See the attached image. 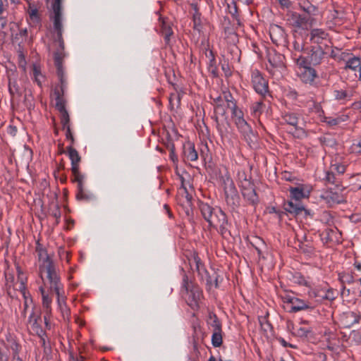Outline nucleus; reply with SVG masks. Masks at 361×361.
<instances>
[{"instance_id": "42", "label": "nucleus", "mask_w": 361, "mask_h": 361, "mask_svg": "<svg viewBox=\"0 0 361 361\" xmlns=\"http://www.w3.org/2000/svg\"><path fill=\"white\" fill-rule=\"evenodd\" d=\"M182 188L185 190V198L187 200V202H188V207L190 208H187V209L185 210V214L188 216H190L192 215V209L191 208V204H192V197L191 195H190L187 190V188L184 186L183 185V178H182Z\"/></svg>"}, {"instance_id": "17", "label": "nucleus", "mask_w": 361, "mask_h": 361, "mask_svg": "<svg viewBox=\"0 0 361 361\" xmlns=\"http://www.w3.org/2000/svg\"><path fill=\"white\" fill-rule=\"evenodd\" d=\"M290 192V198L289 201H293V202H300V200L307 196L305 194L304 188L302 185H299L297 187H290L288 189Z\"/></svg>"}, {"instance_id": "10", "label": "nucleus", "mask_w": 361, "mask_h": 361, "mask_svg": "<svg viewBox=\"0 0 361 361\" xmlns=\"http://www.w3.org/2000/svg\"><path fill=\"white\" fill-rule=\"evenodd\" d=\"M310 17L305 14H300L297 12L291 11L287 14V21L290 25L296 28H302L307 27Z\"/></svg>"}, {"instance_id": "44", "label": "nucleus", "mask_w": 361, "mask_h": 361, "mask_svg": "<svg viewBox=\"0 0 361 361\" xmlns=\"http://www.w3.org/2000/svg\"><path fill=\"white\" fill-rule=\"evenodd\" d=\"M61 123L62 125V129L65 130L66 128H68V127L70 126V117L69 114L66 111H61Z\"/></svg>"}, {"instance_id": "11", "label": "nucleus", "mask_w": 361, "mask_h": 361, "mask_svg": "<svg viewBox=\"0 0 361 361\" xmlns=\"http://www.w3.org/2000/svg\"><path fill=\"white\" fill-rule=\"evenodd\" d=\"M69 159L71 161V172L73 176L82 175L80 172V162L81 157L78 152L72 145H69L66 148Z\"/></svg>"}, {"instance_id": "60", "label": "nucleus", "mask_w": 361, "mask_h": 361, "mask_svg": "<svg viewBox=\"0 0 361 361\" xmlns=\"http://www.w3.org/2000/svg\"><path fill=\"white\" fill-rule=\"evenodd\" d=\"M214 113L216 114H220L221 116H225L226 114V110L224 106V104H218V105H215L214 106Z\"/></svg>"}, {"instance_id": "18", "label": "nucleus", "mask_w": 361, "mask_h": 361, "mask_svg": "<svg viewBox=\"0 0 361 361\" xmlns=\"http://www.w3.org/2000/svg\"><path fill=\"white\" fill-rule=\"evenodd\" d=\"M324 289L323 288H310L308 291V296L310 299L314 300V303L312 305H314V307L323 302L324 301Z\"/></svg>"}, {"instance_id": "14", "label": "nucleus", "mask_w": 361, "mask_h": 361, "mask_svg": "<svg viewBox=\"0 0 361 361\" xmlns=\"http://www.w3.org/2000/svg\"><path fill=\"white\" fill-rule=\"evenodd\" d=\"M299 67L303 68L300 75L301 80L306 84L312 85L318 78L316 70L311 66H299Z\"/></svg>"}, {"instance_id": "46", "label": "nucleus", "mask_w": 361, "mask_h": 361, "mask_svg": "<svg viewBox=\"0 0 361 361\" xmlns=\"http://www.w3.org/2000/svg\"><path fill=\"white\" fill-rule=\"evenodd\" d=\"M39 291L42 294V305L43 307L48 309L50 307V304L51 302V299L49 297V295L46 293L44 288L43 287L39 288Z\"/></svg>"}, {"instance_id": "52", "label": "nucleus", "mask_w": 361, "mask_h": 361, "mask_svg": "<svg viewBox=\"0 0 361 361\" xmlns=\"http://www.w3.org/2000/svg\"><path fill=\"white\" fill-rule=\"evenodd\" d=\"M10 348L12 351V355L16 354H19V352L20 350L21 346L19 343L16 342V340L11 339L10 341Z\"/></svg>"}, {"instance_id": "16", "label": "nucleus", "mask_w": 361, "mask_h": 361, "mask_svg": "<svg viewBox=\"0 0 361 361\" xmlns=\"http://www.w3.org/2000/svg\"><path fill=\"white\" fill-rule=\"evenodd\" d=\"M83 179H84V176L80 175V176H73L72 181L76 182L78 184V185H77L78 192L76 195L77 200L87 201L91 199V195L86 194L84 191Z\"/></svg>"}, {"instance_id": "4", "label": "nucleus", "mask_w": 361, "mask_h": 361, "mask_svg": "<svg viewBox=\"0 0 361 361\" xmlns=\"http://www.w3.org/2000/svg\"><path fill=\"white\" fill-rule=\"evenodd\" d=\"M326 52L321 46H312L307 56H300L296 61L298 66H318L321 64Z\"/></svg>"}, {"instance_id": "63", "label": "nucleus", "mask_w": 361, "mask_h": 361, "mask_svg": "<svg viewBox=\"0 0 361 361\" xmlns=\"http://www.w3.org/2000/svg\"><path fill=\"white\" fill-rule=\"evenodd\" d=\"M339 279L341 280L343 284L345 283H350L354 281L353 276L349 274H343L342 276H340Z\"/></svg>"}, {"instance_id": "27", "label": "nucleus", "mask_w": 361, "mask_h": 361, "mask_svg": "<svg viewBox=\"0 0 361 361\" xmlns=\"http://www.w3.org/2000/svg\"><path fill=\"white\" fill-rule=\"evenodd\" d=\"M49 214L56 219V224H59L61 216V212L60 207L57 202H54V201L51 202L49 208Z\"/></svg>"}, {"instance_id": "15", "label": "nucleus", "mask_w": 361, "mask_h": 361, "mask_svg": "<svg viewBox=\"0 0 361 361\" xmlns=\"http://www.w3.org/2000/svg\"><path fill=\"white\" fill-rule=\"evenodd\" d=\"M321 197L325 201L329 207H333L334 204H340L343 202L342 195L331 190L325 191L321 195Z\"/></svg>"}, {"instance_id": "26", "label": "nucleus", "mask_w": 361, "mask_h": 361, "mask_svg": "<svg viewBox=\"0 0 361 361\" xmlns=\"http://www.w3.org/2000/svg\"><path fill=\"white\" fill-rule=\"evenodd\" d=\"M345 68H350L353 71H356L357 69H358V71H360L361 69V58L357 56L350 57L346 61Z\"/></svg>"}, {"instance_id": "25", "label": "nucleus", "mask_w": 361, "mask_h": 361, "mask_svg": "<svg viewBox=\"0 0 361 361\" xmlns=\"http://www.w3.org/2000/svg\"><path fill=\"white\" fill-rule=\"evenodd\" d=\"M284 121L293 127H295V130L296 132H302L304 133V130L302 128H298L297 125L298 123V117L294 113L286 114L283 117Z\"/></svg>"}, {"instance_id": "13", "label": "nucleus", "mask_w": 361, "mask_h": 361, "mask_svg": "<svg viewBox=\"0 0 361 361\" xmlns=\"http://www.w3.org/2000/svg\"><path fill=\"white\" fill-rule=\"evenodd\" d=\"M360 319V314L353 311H349L343 312L341 316L340 320L343 328H350L355 324L358 323Z\"/></svg>"}, {"instance_id": "62", "label": "nucleus", "mask_w": 361, "mask_h": 361, "mask_svg": "<svg viewBox=\"0 0 361 361\" xmlns=\"http://www.w3.org/2000/svg\"><path fill=\"white\" fill-rule=\"evenodd\" d=\"M44 336L45 335H42V336H39V337L40 338L41 345L44 348V352L45 353H48L49 352L51 351V346L49 344V345L47 344L46 340L44 338Z\"/></svg>"}, {"instance_id": "20", "label": "nucleus", "mask_w": 361, "mask_h": 361, "mask_svg": "<svg viewBox=\"0 0 361 361\" xmlns=\"http://www.w3.org/2000/svg\"><path fill=\"white\" fill-rule=\"evenodd\" d=\"M40 319V317L38 315H35L34 312L32 311L30 314L28 322L31 324L32 329L33 331L38 336H42V335H46L45 331L41 327V326L38 323V319Z\"/></svg>"}, {"instance_id": "47", "label": "nucleus", "mask_w": 361, "mask_h": 361, "mask_svg": "<svg viewBox=\"0 0 361 361\" xmlns=\"http://www.w3.org/2000/svg\"><path fill=\"white\" fill-rule=\"evenodd\" d=\"M231 3H232V6H231L230 4H228V12L230 14H231V16H233V18L234 19L238 20V24L240 25V22H239V19H238V14L237 4L234 0H232Z\"/></svg>"}, {"instance_id": "19", "label": "nucleus", "mask_w": 361, "mask_h": 361, "mask_svg": "<svg viewBox=\"0 0 361 361\" xmlns=\"http://www.w3.org/2000/svg\"><path fill=\"white\" fill-rule=\"evenodd\" d=\"M242 195L248 204L252 206H256L259 202L255 187L252 188H250L248 190L242 192Z\"/></svg>"}, {"instance_id": "2", "label": "nucleus", "mask_w": 361, "mask_h": 361, "mask_svg": "<svg viewBox=\"0 0 361 361\" xmlns=\"http://www.w3.org/2000/svg\"><path fill=\"white\" fill-rule=\"evenodd\" d=\"M39 271L41 274L45 273L49 283V288L52 290H54L57 295L58 303L61 307L62 302L64 303L63 300H61L60 290L62 288V284L60 281V277L58 275L54 263L53 261L47 260L44 264L39 266Z\"/></svg>"}, {"instance_id": "56", "label": "nucleus", "mask_w": 361, "mask_h": 361, "mask_svg": "<svg viewBox=\"0 0 361 361\" xmlns=\"http://www.w3.org/2000/svg\"><path fill=\"white\" fill-rule=\"evenodd\" d=\"M240 187H241V192H242L246 190H248V188H254L255 185L250 180L245 178L243 181H241Z\"/></svg>"}, {"instance_id": "33", "label": "nucleus", "mask_w": 361, "mask_h": 361, "mask_svg": "<svg viewBox=\"0 0 361 361\" xmlns=\"http://www.w3.org/2000/svg\"><path fill=\"white\" fill-rule=\"evenodd\" d=\"M235 123L240 131V133H246V130H248L250 128V126L247 123V121L244 119L243 116L233 118Z\"/></svg>"}, {"instance_id": "38", "label": "nucleus", "mask_w": 361, "mask_h": 361, "mask_svg": "<svg viewBox=\"0 0 361 361\" xmlns=\"http://www.w3.org/2000/svg\"><path fill=\"white\" fill-rule=\"evenodd\" d=\"M223 339H222V330L213 331V334L212 336V343L214 347H220L222 345Z\"/></svg>"}, {"instance_id": "64", "label": "nucleus", "mask_w": 361, "mask_h": 361, "mask_svg": "<svg viewBox=\"0 0 361 361\" xmlns=\"http://www.w3.org/2000/svg\"><path fill=\"white\" fill-rule=\"evenodd\" d=\"M311 332L310 330L307 329L305 328L300 327L297 329L296 334L299 337H305L307 338L308 334Z\"/></svg>"}, {"instance_id": "61", "label": "nucleus", "mask_w": 361, "mask_h": 361, "mask_svg": "<svg viewBox=\"0 0 361 361\" xmlns=\"http://www.w3.org/2000/svg\"><path fill=\"white\" fill-rule=\"evenodd\" d=\"M304 240L305 243H307L306 245H305V247H300V250L304 252L307 254H311L313 252V247L308 243V240L307 239L306 236H304Z\"/></svg>"}, {"instance_id": "50", "label": "nucleus", "mask_w": 361, "mask_h": 361, "mask_svg": "<svg viewBox=\"0 0 361 361\" xmlns=\"http://www.w3.org/2000/svg\"><path fill=\"white\" fill-rule=\"evenodd\" d=\"M56 74L60 82V84H59L58 85L66 88V80L65 78L63 68L56 69Z\"/></svg>"}, {"instance_id": "45", "label": "nucleus", "mask_w": 361, "mask_h": 361, "mask_svg": "<svg viewBox=\"0 0 361 361\" xmlns=\"http://www.w3.org/2000/svg\"><path fill=\"white\" fill-rule=\"evenodd\" d=\"M223 94H224V101H225L227 104V108L231 109L232 105H237L235 100L234 99L233 95L231 94V93L230 92H224Z\"/></svg>"}, {"instance_id": "48", "label": "nucleus", "mask_w": 361, "mask_h": 361, "mask_svg": "<svg viewBox=\"0 0 361 361\" xmlns=\"http://www.w3.org/2000/svg\"><path fill=\"white\" fill-rule=\"evenodd\" d=\"M334 96L336 99L337 100H342L345 99L348 97H350L352 94H350L348 92L345 90H334Z\"/></svg>"}, {"instance_id": "32", "label": "nucleus", "mask_w": 361, "mask_h": 361, "mask_svg": "<svg viewBox=\"0 0 361 361\" xmlns=\"http://www.w3.org/2000/svg\"><path fill=\"white\" fill-rule=\"evenodd\" d=\"M324 180L326 183L334 185L336 188L341 186V181L336 177L334 171H329L326 172V176Z\"/></svg>"}, {"instance_id": "34", "label": "nucleus", "mask_w": 361, "mask_h": 361, "mask_svg": "<svg viewBox=\"0 0 361 361\" xmlns=\"http://www.w3.org/2000/svg\"><path fill=\"white\" fill-rule=\"evenodd\" d=\"M235 123L240 131V133H246V130H248L250 128V126L247 123V121L244 119L243 116L233 118Z\"/></svg>"}, {"instance_id": "22", "label": "nucleus", "mask_w": 361, "mask_h": 361, "mask_svg": "<svg viewBox=\"0 0 361 361\" xmlns=\"http://www.w3.org/2000/svg\"><path fill=\"white\" fill-rule=\"evenodd\" d=\"M183 154L184 156L191 161H196L198 158V154L195 149L194 144L190 142L184 145Z\"/></svg>"}, {"instance_id": "37", "label": "nucleus", "mask_w": 361, "mask_h": 361, "mask_svg": "<svg viewBox=\"0 0 361 361\" xmlns=\"http://www.w3.org/2000/svg\"><path fill=\"white\" fill-rule=\"evenodd\" d=\"M8 90L12 97L15 95L20 96L21 94L20 87L15 80H11V79H9Z\"/></svg>"}, {"instance_id": "30", "label": "nucleus", "mask_w": 361, "mask_h": 361, "mask_svg": "<svg viewBox=\"0 0 361 361\" xmlns=\"http://www.w3.org/2000/svg\"><path fill=\"white\" fill-rule=\"evenodd\" d=\"M209 319L211 320L209 324L213 328V331H219L222 330L221 322L214 313L210 312L209 314Z\"/></svg>"}, {"instance_id": "55", "label": "nucleus", "mask_w": 361, "mask_h": 361, "mask_svg": "<svg viewBox=\"0 0 361 361\" xmlns=\"http://www.w3.org/2000/svg\"><path fill=\"white\" fill-rule=\"evenodd\" d=\"M29 11H28V13H29V15H30V18H31V20H35L36 22H39L40 21V16L38 13V10L37 8H31L30 6L29 8Z\"/></svg>"}, {"instance_id": "12", "label": "nucleus", "mask_w": 361, "mask_h": 361, "mask_svg": "<svg viewBox=\"0 0 361 361\" xmlns=\"http://www.w3.org/2000/svg\"><path fill=\"white\" fill-rule=\"evenodd\" d=\"M62 2L54 1L52 4V8L54 11V28L56 31L57 37H61V35H62Z\"/></svg>"}, {"instance_id": "7", "label": "nucleus", "mask_w": 361, "mask_h": 361, "mask_svg": "<svg viewBox=\"0 0 361 361\" xmlns=\"http://www.w3.org/2000/svg\"><path fill=\"white\" fill-rule=\"evenodd\" d=\"M252 83L255 90L259 94L265 96L268 93L269 86L267 80L263 78L258 71H254L252 73Z\"/></svg>"}, {"instance_id": "9", "label": "nucleus", "mask_w": 361, "mask_h": 361, "mask_svg": "<svg viewBox=\"0 0 361 361\" xmlns=\"http://www.w3.org/2000/svg\"><path fill=\"white\" fill-rule=\"evenodd\" d=\"M224 192L227 205L232 211H235L240 204V197L235 185H233Z\"/></svg>"}, {"instance_id": "3", "label": "nucleus", "mask_w": 361, "mask_h": 361, "mask_svg": "<svg viewBox=\"0 0 361 361\" xmlns=\"http://www.w3.org/2000/svg\"><path fill=\"white\" fill-rule=\"evenodd\" d=\"M183 272L182 288L188 295L187 303L192 309L197 308L198 302L202 296V291L197 285L192 283L189 281L188 276L185 271Z\"/></svg>"}, {"instance_id": "43", "label": "nucleus", "mask_w": 361, "mask_h": 361, "mask_svg": "<svg viewBox=\"0 0 361 361\" xmlns=\"http://www.w3.org/2000/svg\"><path fill=\"white\" fill-rule=\"evenodd\" d=\"M39 244L37 245L36 247V251L38 252L39 259L40 260H43L42 264H44L47 260L52 261V259L50 258L49 255L47 254V252L46 250L39 247Z\"/></svg>"}, {"instance_id": "29", "label": "nucleus", "mask_w": 361, "mask_h": 361, "mask_svg": "<svg viewBox=\"0 0 361 361\" xmlns=\"http://www.w3.org/2000/svg\"><path fill=\"white\" fill-rule=\"evenodd\" d=\"M161 32L164 36L166 44H169L170 42V37L173 35V30L171 26L167 24L165 21H162Z\"/></svg>"}, {"instance_id": "1", "label": "nucleus", "mask_w": 361, "mask_h": 361, "mask_svg": "<svg viewBox=\"0 0 361 361\" xmlns=\"http://www.w3.org/2000/svg\"><path fill=\"white\" fill-rule=\"evenodd\" d=\"M200 209L203 218L209 223V226L219 228L223 235L228 232L226 228L228 224L227 216L220 208H214L207 203L201 202Z\"/></svg>"}, {"instance_id": "35", "label": "nucleus", "mask_w": 361, "mask_h": 361, "mask_svg": "<svg viewBox=\"0 0 361 361\" xmlns=\"http://www.w3.org/2000/svg\"><path fill=\"white\" fill-rule=\"evenodd\" d=\"M235 123L240 131V133H246V130H248L250 128V126L247 123V121L244 119L243 116L233 118Z\"/></svg>"}, {"instance_id": "28", "label": "nucleus", "mask_w": 361, "mask_h": 361, "mask_svg": "<svg viewBox=\"0 0 361 361\" xmlns=\"http://www.w3.org/2000/svg\"><path fill=\"white\" fill-rule=\"evenodd\" d=\"M219 180L220 185L223 188L224 191L235 185L233 179L227 173L220 176L219 177Z\"/></svg>"}, {"instance_id": "6", "label": "nucleus", "mask_w": 361, "mask_h": 361, "mask_svg": "<svg viewBox=\"0 0 361 361\" xmlns=\"http://www.w3.org/2000/svg\"><path fill=\"white\" fill-rule=\"evenodd\" d=\"M283 300L288 305H290L289 312H297L305 310H312L314 305L312 302L305 301L296 297L286 295L283 298Z\"/></svg>"}, {"instance_id": "57", "label": "nucleus", "mask_w": 361, "mask_h": 361, "mask_svg": "<svg viewBox=\"0 0 361 361\" xmlns=\"http://www.w3.org/2000/svg\"><path fill=\"white\" fill-rule=\"evenodd\" d=\"M168 149L170 151V158L173 161V162L178 161V157L175 153V146L173 142L169 143L167 145Z\"/></svg>"}, {"instance_id": "23", "label": "nucleus", "mask_w": 361, "mask_h": 361, "mask_svg": "<svg viewBox=\"0 0 361 361\" xmlns=\"http://www.w3.org/2000/svg\"><path fill=\"white\" fill-rule=\"evenodd\" d=\"M192 260L195 263L196 271L198 275L201 277L202 280H204V275L207 274V270L205 269L204 264L200 258L197 252H194L192 255Z\"/></svg>"}, {"instance_id": "24", "label": "nucleus", "mask_w": 361, "mask_h": 361, "mask_svg": "<svg viewBox=\"0 0 361 361\" xmlns=\"http://www.w3.org/2000/svg\"><path fill=\"white\" fill-rule=\"evenodd\" d=\"M310 40L313 43L319 44L322 39L327 37L328 34L322 29H312L310 32Z\"/></svg>"}, {"instance_id": "40", "label": "nucleus", "mask_w": 361, "mask_h": 361, "mask_svg": "<svg viewBox=\"0 0 361 361\" xmlns=\"http://www.w3.org/2000/svg\"><path fill=\"white\" fill-rule=\"evenodd\" d=\"M54 64L56 69L63 68V59L64 57V53L63 51L57 50L54 54Z\"/></svg>"}, {"instance_id": "41", "label": "nucleus", "mask_w": 361, "mask_h": 361, "mask_svg": "<svg viewBox=\"0 0 361 361\" xmlns=\"http://www.w3.org/2000/svg\"><path fill=\"white\" fill-rule=\"evenodd\" d=\"M264 106V104L262 102V101H258V102L253 103L252 105V107H251L252 114L255 116H259L263 111Z\"/></svg>"}, {"instance_id": "53", "label": "nucleus", "mask_w": 361, "mask_h": 361, "mask_svg": "<svg viewBox=\"0 0 361 361\" xmlns=\"http://www.w3.org/2000/svg\"><path fill=\"white\" fill-rule=\"evenodd\" d=\"M321 142L326 146H334L336 144V141L334 138L329 136H323L320 137Z\"/></svg>"}, {"instance_id": "58", "label": "nucleus", "mask_w": 361, "mask_h": 361, "mask_svg": "<svg viewBox=\"0 0 361 361\" xmlns=\"http://www.w3.org/2000/svg\"><path fill=\"white\" fill-rule=\"evenodd\" d=\"M55 106L59 112L66 111V100L64 99H59V100H56Z\"/></svg>"}, {"instance_id": "54", "label": "nucleus", "mask_w": 361, "mask_h": 361, "mask_svg": "<svg viewBox=\"0 0 361 361\" xmlns=\"http://www.w3.org/2000/svg\"><path fill=\"white\" fill-rule=\"evenodd\" d=\"M331 171H336L338 175L343 174L345 171V166L341 164H332L331 166Z\"/></svg>"}, {"instance_id": "31", "label": "nucleus", "mask_w": 361, "mask_h": 361, "mask_svg": "<svg viewBox=\"0 0 361 361\" xmlns=\"http://www.w3.org/2000/svg\"><path fill=\"white\" fill-rule=\"evenodd\" d=\"M209 54L211 56V59L209 60V63L208 66V71L213 75L214 78H217L219 76L218 74V68L216 65V59L214 54L212 51H209Z\"/></svg>"}, {"instance_id": "8", "label": "nucleus", "mask_w": 361, "mask_h": 361, "mask_svg": "<svg viewBox=\"0 0 361 361\" xmlns=\"http://www.w3.org/2000/svg\"><path fill=\"white\" fill-rule=\"evenodd\" d=\"M270 38L276 46H284L287 43V35L284 29L278 25H271L269 28Z\"/></svg>"}, {"instance_id": "59", "label": "nucleus", "mask_w": 361, "mask_h": 361, "mask_svg": "<svg viewBox=\"0 0 361 361\" xmlns=\"http://www.w3.org/2000/svg\"><path fill=\"white\" fill-rule=\"evenodd\" d=\"M231 107L232 109L231 110L233 118L243 116V112L238 108L237 105H232Z\"/></svg>"}, {"instance_id": "49", "label": "nucleus", "mask_w": 361, "mask_h": 361, "mask_svg": "<svg viewBox=\"0 0 361 361\" xmlns=\"http://www.w3.org/2000/svg\"><path fill=\"white\" fill-rule=\"evenodd\" d=\"M336 298V290L333 288L324 289V300L332 301Z\"/></svg>"}, {"instance_id": "39", "label": "nucleus", "mask_w": 361, "mask_h": 361, "mask_svg": "<svg viewBox=\"0 0 361 361\" xmlns=\"http://www.w3.org/2000/svg\"><path fill=\"white\" fill-rule=\"evenodd\" d=\"M293 282L298 285L305 286L310 287L309 282L305 279V277L300 272H295L293 275Z\"/></svg>"}, {"instance_id": "21", "label": "nucleus", "mask_w": 361, "mask_h": 361, "mask_svg": "<svg viewBox=\"0 0 361 361\" xmlns=\"http://www.w3.org/2000/svg\"><path fill=\"white\" fill-rule=\"evenodd\" d=\"M299 6L301 10L306 13L305 15L315 16L318 11V8L310 3L308 0H302L299 2Z\"/></svg>"}, {"instance_id": "5", "label": "nucleus", "mask_w": 361, "mask_h": 361, "mask_svg": "<svg viewBox=\"0 0 361 361\" xmlns=\"http://www.w3.org/2000/svg\"><path fill=\"white\" fill-rule=\"evenodd\" d=\"M283 209L288 214L296 217L304 213V217L307 219L314 217V213L311 210L305 208L301 202H293V201H285L283 205Z\"/></svg>"}, {"instance_id": "51", "label": "nucleus", "mask_w": 361, "mask_h": 361, "mask_svg": "<svg viewBox=\"0 0 361 361\" xmlns=\"http://www.w3.org/2000/svg\"><path fill=\"white\" fill-rule=\"evenodd\" d=\"M65 87H60L59 85H56L54 90V94L55 96V100H59V99H64V92H65Z\"/></svg>"}, {"instance_id": "36", "label": "nucleus", "mask_w": 361, "mask_h": 361, "mask_svg": "<svg viewBox=\"0 0 361 361\" xmlns=\"http://www.w3.org/2000/svg\"><path fill=\"white\" fill-rule=\"evenodd\" d=\"M242 134L250 147H252V145L256 144L257 137L251 128H249L248 130H246V133H242Z\"/></svg>"}]
</instances>
